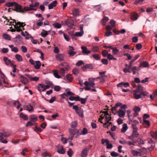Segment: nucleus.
I'll return each instance as SVG.
<instances>
[{
	"label": "nucleus",
	"mask_w": 157,
	"mask_h": 157,
	"mask_svg": "<svg viewBox=\"0 0 157 157\" xmlns=\"http://www.w3.org/2000/svg\"><path fill=\"white\" fill-rule=\"evenodd\" d=\"M81 48L82 50V52L84 55H88L91 52V51L88 50L87 47L85 46H82Z\"/></svg>",
	"instance_id": "6e6552de"
},
{
	"label": "nucleus",
	"mask_w": 157,
	"mask_h": 157,
	"mask_svg": "<svg viewBox=\"0 0 157 157\" xmlns=\"http://www.w3.org/2000/svg\"><path fill=\"white\" fill-rule=\"evenodd\" d=\"M92 51L93 52H95L99 50V47L97 46L93 47L92 48Z\"/></svg>",
	"instance_id": "3c124183"
},
{
	"label": "nucleus",
	"mask_w": 157,
	"mask_h": 157,
	"mask_svg": "<svg viewBox=\"0 0 157 157\" xmlns=\"http://www.w3.org/2000/svg\"><path fill=\"white\" fill-rule=\"evenodd\" d=\"M26 24L23 22H21L20 21H18L15 25H13L14 26V28L17 31L19 32L22 31V29H21V27L22 28V29L24 30L23 28Z\"/></svg>",
	"instance_id": "f03ea898"
},
{
	"label": "nucleus",
	"mask_w": 157,
	"mask_h": 157,
	"mask_svg": "<svg viewBox=\"0 0 157 157\" xmlns=\"http://www.w3.org/2000/svg\"><path fill=\"white\" fill-rule=\"evenodd\" d=\"M113 50V52L114 55L117 54L119 52V50L117 49L116 47L114 48Z\"/></svg>",
	"instance_id": "6e6d98bb"
},
{
	"label": "nucleus",
	"mask_w": 157,
	"mask_h": 157,
	"mask_svg": "<svg viewBox=\"0 0 157 157\" xmlns=\"http://www.w3.org/2000/svg\"><path fill=\"white\" fill-rule=\"evenodd\" d=\"M78 122L76 121L72 122L71 124V127L72 128H75L77 126Z\"/></svg>",
	"instance_id": "4c0bfd02"
},
{
	"label": "nucleus",
	"mask_w": 157,
	"mask_h": 157,
	"mask_svg": "<svg viewBox=\"0 0 157 157\" xmlns=\"http://www.w3.org/2000/svg\"><path fill=\"white\" fill-rule=\"evenodd\" d=\"M3 60L5 63V64L7 65H8L9 64V63H10V60L8 59L7 57H4Z\"/></svg>",
	"instance_id": "f704fd0d"
},
{
	"label": "nucleus",
	"mask_w": 157,
	"mask_h": 157,
	"mask_svg": "<svg viewBox=\"0 0 157 157\" xmlns=\"http://www.w3.org/2000/svg\"><path fill=\"white\" fill-rule=\"evenodd\" d=\"M67 155H69V157H71L73 152L71 149L70 148L69 150L67 152Z\"/></svg>",
	"instance_id": "37998d69"
},
{
	"label": "nucleus",
	"mask_w": 157,
	"mask_h": 157,
	"mask_svg": "<svg viewBox=\"0 0 157 157\" xmlns=\"http://www.w3.org/2000/svg\"><path fill=\"white\" fill-rule=\"evenodd\" d=\"M38 88L39 89V90L40 91H41V90L40 89V88H41L43 89H44L45 88V85L43 84H39L38 86Z\"/></svg>",
	"instance_id": "8fccbe9b"
},
{
	"label": "nucleus",
	"mask_w": 157,
	"mask_h": 157,
	"mask_svg": "<svg viewBox=\"0 0 157 157\" xmlns=\"http://www.w3.org/2000/svg\"><path fill=\"white\" fill-rule=\"evenodd\" d=\"M67 71L65 70L64 68H61L59 71V73L60 75L62 76L64 75L65 74V71Z\"/></svg>",
	"instance_id": "c756f323"
},
{
	"label": "nucleus",
	"mask_w": 157,
	"mask_h": 157,
	"mask_svg": "<svg viewBox=\"0 0 157 157\" xmlns=\"http://www.w3.org/2000/svg\"><path fill=\"white\" fill-rule=\"evenodd\" d=\"M3 37L5 39L8 40H11L10 36L6 34H4L3 35Z\"/></svg>",
	"instance_id": "79ce46f5"
},
{
	"label": "nucleus",
	"mask_w": 157,
	"mask_h": 157,
	"mask_svg": "<svg viewBox=\"0 0 157 157\" xmlns=\"http://www.w3.org/2000/svg\"><path fill=\"white\" fill-rule=\"evenodd\" d=\"M132 41L133 43H136L137 42L138 40V39L136 36H134L132 38Z\"/></svg>",
	"instance_id": "338daca9"
},
{
	"label": "nucleus",
	"mask_w": 157,
	"mask_h": 157,
	"mask_svg": "<svg viewBox=\"0 0 157 157\" xmlns=\"http://www.w3.org/2000/svg\"><path fill=\"white\" fill-rule=\"evenodd\" d=\"M111 155L113 157H116L120 155L119 154L115 151H112L111 153Z\"/></svg>",
	"instance_id": "49530a36"
},
{
	"label": "nucleus",
	"mask_w": 157,
	"mask_h": 157,
	"mask_svg": "<svg viewBox=\"0 0 157 157\" xmlns=\"http://www.w3.org/2000/svg\"><path fill=\"white\" fill-rule=\"evenodd\" d=\"M101 144H104L105 143L107 144V149H111L112 148L113 146L112 144L109 143V142L108 139H102L101 140Z\"/></svg>",
	"instance_id": "39448f33"
},
{
	"label": "nucleus",
	"mask_w": 157,
	"mask_h": 157,
	"mask_svg": "<svg viewBox=\"0 0 157 157\" xmlns=\"http://www.w3.org/2000/svg\"><path fill=\"white\" fill-rule=\"evenodd\" d=\"M34 130L36 132H41L42 131V129L40 127H38L37 126H35V128H34Z\"/></svg>",
	"instance_id": "a19ab883"
},
{
	"label": "nucleus",
	"mask_w": 157,
	"mask_h": 157,
	"mask_svg": "<svg viewBox=\"0 0 157 157\" xmlns=\"http://www.w3.org/2000/svg\"><path fill=\"white\" fill-rule=\"evenodd\" d=\"M23 10H24V11H28L33 10L34 11H36L37 10V9L33 8H30L29 7H25L24 8Z\"/></svg>",
	"instance_id": "bb28decb"
},
{
	"label": "nucleus",
	"mask_w": 157,
	"mask_h": 157,
	"mask_svg": "<svg viewBox=\"0 0 157 157\" xmlns=\"http://www.w3.org/2000/svg\"><path fill=\"white\" fill-rule=\"evenodd\" d=\"M61 89V87L59 86H55L54 87V90L56 91H59Z\"/></svg>",
	"instance_id": "774afa93"
},
{
	"label": "nucleus",
	"mask_w": 157,
	"mask_h": 157,
	"mask_svg": "<svg viewBox=\"0 0 157 157\" xmlns=\"http://www.w3.org/2000/svg\"><path fill=\"white\" fill-rule=\"evenodd\" d=\"M139 121H138L134 120L133 121L132 123V127L133 128V125L136 128H137L136 125L139 124Z\"/></svg>",
	"instance_id": "c9c22d12"
},
{
	"label": "nucleus",
	"mask_w": 157,
	"mask_h": 157,
	"mask_svg": "<svg viewBox=\"0 0 157 157\" xmlns=\"http://www.w3.org/2000/svg\"><path fill=\"white\" fill-rule=\"evenodd\" d=\"M33 125V124L32 123L31 121H28L27 124H26L25 126L26 127H28L29 126H32Z\"/></svg>",
	"instance_id": "0e129e2a"
},
{
	"label": "nucleus",
	"mask_w": 157,
	"mask_h": 157,
	"mask_svg": "<svg viewBox=\"0 0 157 157\" xmlns=\"http://www.w3.org/2000/svg\"><path fill=\"white\" fill-rule=\"evenodd\" d=\"M140 56L139 55H137L134 58L132 59L130 62H131L132 63H133Z\"/></svg>",
	"instance_id": "e2e57ef3"
},
{
	"label": "nucleus",
	"mask_w": 157,
	"mask_h": 157,
	"mask_svg": "<svg viewBox=\"0 0 157 157\" xmlns=\"http://www.w3.org/2000/svg\"><path fill=\"white\" fill-rule=\"evenodd\" d=\"M148 63L146 61H143L140 63V67H148Z\"/></svg>",
	"instance_id": "4be33fe9"
},
{
	"label": "nucleus",
	"mask_w": 157,
	"mask_h": 157,
	"mask_svg": "<svg viewBox=\"0 0 157 157\" xmlns=\"http://www.w3.org/2000/svg\"><path fill=\"white\" fill-rule=\"evenodd\" d=\"M20 117L23 118L25 120H27L28 119L27 116L25 114H24L22 113H20Z\"/></svg>",
	"instance_id": "473e14b6"
},
{
	"label": "nucleus",
	"mask_w": 157,
	"mask_h": 157,
	"mask_svg": "<svg viewBox=\"0 0 157 157\" xmlns=\"http://www.w3.org/2000/svg\"><path fill=\"white\" fill-rule=\"evenodd\" d=\"M76 112L81 117H83V111L81 108H79V109Z\"/></svg>",
	"instance_id": "cd10ccee"
},
{
	"label": "nucleus",
	"mask_w": 157,
	"mask_h": 157,
	"mask_svg": "<svg viewBox=\"0 0 157 157\" xmlns=\"http://www.w3.org/2000/svg\"><path fill=\"white\" fill-rule=\"evenodd\" d=\"M66 78L67 79L71 82L72 80V77L71 75L70 74H67L66 76Z\"/></svg>",
	"instance_id": "864d4df0"
},
{
	"label": "nucleus",
	"mask_w": 157,
	"mask_h": 157,
	"mask_svg": "<svg viewBox=\"0 0 157 157\" xmlns=\"http://www.w3.org/2000/svg\"><path fill=\"white\" fill-rule=\"evenodd\" d=\"M138 14L136 12H133L131 13L130 18L133 21L136 20L139 17Z\"/></svg>",
	"instance_id": "9b49d317"
},
{
	"label": "nucleus",
	"mask_w": 157,
	"mask_h": 157,
	"mask_svg": "<svg viewBox=\"0 0 157 157\" xmlns=\"http://www.w3.org/2000/svg\"><path fill=\"white\" fill-rule=\"evenodd\" d=\"M73 15L74 17H76L79 15V10L78 9H75L72 11Z\"/></svg>",
	"instance_id": "412c9836"
},
{
	"label": "nucleus",
	"mask_w": 157,
	"mask_h": 157,
	"mask_svg": "<svg viewBox=\"0 0 157 157\" xmlns=\"http://www.w3.org/2000/svg\"><path fill=\"white\" fill-rule=\"evenodd\" d=\"M36 64L34 65V67L36 69H38L40 68L41 65V63L39 61H36L35 62Z\"/></svg>",
	"instance_id": "a878e982"
},
{
	"label": "nucleus",
	"mask_w": 157,
	"mask_h": 157,
	"mask_svg": "<svg viewBox=\"0 0 157 157\" xmlns=\"http://www.w3.org/2000/svg\"><path fill=\"white\" fill-rule=\"evenodd\" d=\"M102 55L104 57H106L108 53V51L105 50H103L101 52Z\"/></svg>",
	"instance_id": "5fc2aeb1"
},
{
	"label": "nucleus",
	"mask_w": 157,
	"mask_h": 157,
	"mask_svg": "<svg viewBox=\"0 0 157 157\" xmlns=\"http://www.w3.org/2000/svg\"><path fill=\"white\" fill-rule=\"evenodd\" d=\"M134 91L140 92L142 93H146V92L144 91L143 87L140 85H138L136 89V90H134Z\"/></svg>",
	"instance_id": "ddd939ff"
},
{
	"label": "nucleus",
	"mask_w": 157,
	"mask_h": 157,
	"mask_svg": "<svg viewBox=\"0 0 157 157\" xmlns=\"http://www.w3.org/2000/svg\"><path fill=\"white\" fill-rule=\"evenodd\" d=\"M113 32L116 34L119 35L120 33L124 34L126 32V31L124 29H122L121 31L118 30H116L115 29L113 30Z\"/></svg>",
	"instance_id": "a211bd4d"
},
{
	"label": "nucleus",
	"mask_w": 157,
	"mask_h": 157,
	"mask_svg": "<svg viewBox=\"0 0 157 157\" xmlns=\"http://www.w3.org/2000/svg\"><path fill=\"white\" fill-rule=\"evenodd\" d=\"M42 155L44 157H46L47 156H51V155H49L48 152L46 151L42 153Z\"/></svg>",
	"instance_id": "052dcab7"
},
{
	"label": "nucleus",
	"mask_w": 157,
	"mask_h": 157,
	"mask_svg": "<svg viewBox=\"0 0 157 157\" xmlns=\"http://www.w3.org/2000/svg\"><path fill=\"white\" fill-rule=\"evenodd\" d=\"M89 151V148H85L84 149L81 153L82 157H86L87 155V152Z\"/></svg>",
	"instance_id": "f3484780"
},
{
	"label": "nucleus",
	"mask_w": 157,
	"mask_h": 157,
	"mask_svg": "<svg viewBox=\"0 0 157 157\" xmlns=\"http://www.w3.org/2000/svg\"><path fill=\"white\" fill-rule=\"evenodd\" d=\"M130 69L129 68H125L123 69V71L125 73H126L127 72H129V73H131V71L130 70Z\"/></svg>",
	"instance_id": "13d9d810"
},
{
	"label": "nucleus",
	"mask_w": 157,
	"mask_h": 157,
	"mask_svg": "<svg viewBox=\"0 0 157 157\" xmlns=\"http://www.w3.org/2000/svg\"><path fill=\"white\" fill-rule=\"evenodd\" d=\"M57 2L56 1H54L52 3L49 4L48 6L49 9H52L54 7H55L56 6Z\"/></svg>",
	"instance_id": "aec40b11"
},
{
	"label": "nucleus",
	"mask_w": 157,
	"mask_h": 157,
	"mask_svg": "<svg viewBox=\"0 0 157 157\" xmlns=\"http://www.w3.org/2000/svg\"><path fill=\"white\" fill-rule=\"evenodd\" d=\"M30 119L32 121L35 122L37 120V117L35 115H32L30 116Z\"/></svg>",
	"instance_id": "5701e85b"
},
{
	"label": "nucleus",
	"mask_w": 157,
	"mask_h": 157,
	"mask_svg": "<svg viewBox=\"0 0 157 157\" xmlns=\"http://www.w3.org/2000/svg\"><path fill=\"white\" fill-rule=\"evenodd\" d=\"M101 62L103 64L105 65H107L108 63V61L106 59H102L101 60Z\"/></svg>",
	"instance_id": "603ef678"
},
{
	"label": "nucleus",
	"mask_w": 157,
	"mask_h": 157,
	"mask_svg": "<svg viewBox=\"0 0 157 157\" xmlns=\"http://www.w3.org/2000/svg\"><path fill=\"white\" fill-rule=\"evenodd\" d=\"M69 49L67 52L68 54L69 57L72 56L76 53V52L74 51L75 48L72 46H69Z\"/></svg>",
	"instance_id": "423d86ee"
},
{
	"label": "nucleus",
	"mask_w": 157,
	"mask_h": 157,
	"mask_svg": "<svg viewBox=\"0 0 157 157\" xmlns=\"http://www.w3.org/2000/svg\"><path fill=\"white\" fill-rule=\"evenodd\" d=\"M42 31L44 32H42L41 33V35L42 36L44 37H45L48 34L47 32L44 29H42Z\"/></svg>",
	"instance_id": "09e8293b"
},
{
	"label": "nucleus",
	"mask_w": 157,
	"mask_h": 157,
	"mask_svg": "<svg viewBox=\"0 0 157 157\" xmlns=\"http://www.w3.org/2000/svg\"><path fill=\"white\" fill-rule=\"evenodd\" d=\"M65 24L69 27H72L74 25V22L71 20H66L64 21Z\"/></svg>",
	"instance_id": "dca6fc26"
},
{
	"label": "nucleus",
	"mask_w": 157,
	"mask_h": 157,
	"mask_svg": "<svg viewBox=\"0 0 157 157\" xmlns=\"http://www.w3.org/2000/svg\"><path fill=\"white\" fill-rule=\"evenodd\" d=\"M24 107L25 109L29 112H33L34 111V109L33 106L29 103L25 104L24 105Z\"/></svg>",
	"instance_id": "0eeeda50"
},
{
	"label": "nucleus",
	"mask_w": 157,
	"mask_h": 157,
	"mask_svg": "<svg viewBox=\"0 0 157 157\" xmlns=\"http://www.w3.org/2000/svg\"><path fill=\"white\" fill-rule=\"evenodd\" d=\"M131 153L133 154L134 156H140L141 155V153L140 152L134 150H132L131 151Z\"/></svg>",
	"instance_id": "393cba45"
},
{
	"label": "nucleus",
	"mask_w": 157,
	"mask_h": 157,
	"mask_svg": "<svg viewBox=\"0 0 157 157\" xmlns=\"http://www.w3.org/2000/svg\"><path fill=\"white\" fill-rule=\"evenodd\" d=\"M88 131L86 128H84L82 131V133H80V135H85L88 133Z\"/></svg>",
	"instance_id": "ea45409f"
},
{
	"label": "nucleus",
	"mask_w": 157,
	"mask_h": 157,
	"mask_svg": "<svg viewBox=\"0 0 157 157\" xmlns=\"http://www.w3.org/2000/svg\"><path fill=\"white\" fill-rule=\"evenodd\" d=\"M15 58L19 61H22V59L21 56L20 55L17 54L15 55Z\"/></svg>",
	"instance_id": "c03bdc74"
},
{
	"label": "nucleus",
	"mask_w": 157,
	"mask_h": 157,
	"mask_svg": "<svg viewBox=\"0 0 157 157\" xmlns=\"http://www.w3.org/2000/svg\"><path fill=\"white\" fill-rule=\"evenodd\" d=\"M6 6L8 7L14 6V8L12 9V10L22 13H24V11L23 10L22 6L15 2H6Z\"/></svg>",
	"instance_id": "f257e3e1"
},
{
	"label": "nucleus",
	"mask_w": 157,
	"mask_h": 157,
	"mask_svg": "<svg viewBox=\"0 0 157 157\" xmlns=\"http://www.w3.org/2000/svg\"><path fill=\"white\" fill-rule=\"evenodd\" d=\"M20 79L21 82L25 85L28 82V79L22 75L21 76Z\"/></svg>",
	"instance_id": "4468645a"
},
{
	"label": "nucleus",
	"mask_w": 157,
	"mask_h": 157,
	"mask_svg": "<svg viewBox=\"0 0 157 157\" xmlns=\"http://www.w3.org/2000/svg\"><path fill=\"white\" fill-rule=\"evenodd\" d=\"M73 73L75 75H77L79 74V70L78 69L74 68L72 71Z\"/></svg>",
	"instance_id": "a18cd8bd"
},
{
	"label": "nucleus",
	"mask_w": 157,
	"mask_h": 157,
	"mask_svg": "<svg viewBox=\"0 0 157 157\" xmlns=\"http://www.w3.org/2000/svg\"><path fill=\"white\" fill-rule=\"evenodd\" d=\"M53 75L56 78H60V76L59 75L58 72L56 70H53Z\"/></svg>",
	"instance_id": "72a5a7b5"
},
{
	"label": "nucleus",
	"mask_w": 157,
	"mask_h": 157,
	"mask_svg": "<svg viewBox=\"0 0 157 157\" xmlns=\"http://www.w3.org/2000/svg\"><path fill=\"white\" fill-rule=\"evenodd\" d=\"M84 34V31H82V32H77L75 33V34L73 35V36L72 37V38H73L75 36H82Z\"/></svg>",
	"instance_id": "b1692460"
},
{
	"label": "nucleus",
	"mask_w": 157,
	"mask_h": 157,
	"mask_svg": "<svg viewBox=\"0 0 157 157\" xmlns=\"http://www.w3.org/2000/svg\"><path fill=\"white\" fill-rule=\"evenodd\" d=\"M57 150V152L59 154H63L65 153L64 149L62 145L58 146Z\"/></svg>",
	"instance_id": "f8f14e48"
},
{
	"label": "nucleus",
	"mask_w": 157,
	"mask_h": 157,
	"mask_svg": "<svg viewBox=\"0 0 157 157\" xmlns=\"http://www.w3.org/2000/svg\"><path fill=\"white\" fill-rule=\"evenodd\" d=\"M109 19L108 17H104L101 20V22L103 25H105L106 22L109 20Z\"/></svg>",
	"instance_id": "e433bc0d"
},
{
	"label": "nucleus",
	"mask_w": 157,
	"mask_h": 157,
	"mask_svg": "<svg viewBox=\"0 0 157 157\" xmlns=\"http://www.w3.org/2000/svg\"><path fill=\"white\" fill-rule=\"evenodd\" d=\"M53 26H54L55 28H56L57 29H59L61 28V25L58 23H56L53 24Z\"/></svg>",
	"instance_id": "58836bf2"
},
{
	"label": "nucleus",
	"mask_w": 157,
	"mask_h": 157,
	"mask_svg": "<svg viewBox=\"0 0 157 157\" xmlns=\"http://www.w3.org/2000/svg\"><path fill=\"white\" fill-rule=\"evenodd\" d=\"M87 101V98H80V101L82 104H85Z\"/></svg>",
	"instance_id": "4d7b16f0"
},
{
	"label": "nucleus",
	"mask_w": 157,
	"mask_h": 157,
	"mask_svg": "<svg viewBox=\"0 0 157 157\" xmlns=\"http://www.w3.org/2000/svg\"><path fill=\"white\" fill-rule=\"evenodd\" d=\"M151 136L153 138L155 139H157V131L154 132L153 131H151L150 132Z\"/></svg>",
	"instance_id": "7c9ffc66"
},
{
	"label": "nucleus",
	"mask_w": 157,
	"mask_h": 157,
	"mask_svg": "<svg viewBox=\"0 0 157 157\" xmlns=\"http://www.w3.org/2000/svg\"><path fill=\"white\" fill-rule=\"evenodd\" d=\"M60 66H62V68H64L65 70L68 71L70 68V67L69 66L68 63L63 62L59 65Z\"/></svg>",
	"instance_id": "2eb2a0df"
},
{
	"label": "nucleus",
	"mask_w": 157,
	"mask_h": 157,
	"mask_svg": "<svg viewBox=\"0 0 157 157\" xmlns=\"http://www.w3.org/2000/svg\"><path fill=\"white\" fill-rule=\"evenodd\" d=\"M128 129V127L127 124L124 123L123 125V127L121 129V132H125Z\"/></svg>",
	"instance_id": "c85d7f7f"
},
{
	"label": "nucleus",
	"mask_w": 157,
	"mask_h": 157,
	"mask_svg": "<svg viewBox=\"0 0 157 157\" xmlns=\"http://www.w3.org/2000/svg\"><path fill=\"white\" fill-rule=\"evenodd\" d=\"M133 132L131 136H129L128 138L131 140L133 141L134 138L137 137L138 136L139 134L137 132V128H136L133 125Z\"/></svg>",
	"instance_id": "20e7f679"
},
{
	"label": "nucleus",
	"mask_w": 157,
	"mask_h": 157,
	"mask_svg": "<svg viewBox=\"0 0 157 157\" xmlns=\"http://www.w3.org/2000/svg\"><path fill=\"white\" fill-rule=\"evenodd\" d=\"M118 113V115L120 117H123L124 116L125 112L121 109H119L118 111H117L116 113H114V115Z\"/></svg>",
	"instance_id": "9d476101"
},
{
	"label": "nucleus",
	"mask_w": 157,
	"mask_h": 157,
	"mask_svg": "<svg viewBox=\"0 0 157 157\" xmlns=\"http://www.w3.org/2000/svg\"><path fill=\"white\" fill-rule=\"evenodd\" d=\"M92 56L96 60H99L100 59V57L98 55L94 54L92 55Z\"/></svg>",
	"instance_id": "de8ad7c7"
},
{
	"label": "nucleus",
	"mask_w": 157,
	"mask_h": 157,
	"mask_svg": "<svg viewBox=\"0 0 157 157\" xmlns=\"http://www.w3.org/2000/svg\"><path fill=\"white\" fill-rule=\"evenodd\" d=\"M136 47L137 49L139 50L142 47V45L140 43H138L136 45Z\"/></svg>",
	"instance_id": "69168bd1"
},
{
	"label": "nucleus",
	"mask_w": 157,
	"mask_h": 157,
	"mask_svg": "<svg viewBox=\"0 0 157 157\" xmlns=\"http://www.w3.org/2000/svg\"><path fill=\"white\" fill-rule=\"evenodd\" d=\"M121 86H123L125 87H127L129 86V83L127 82H122L117 85L118 87H120Z\"/></svg>",
	"instance_id": "6ab92c4d"
},
{
	"label": "nucleus",
	"mask_w": 157,
	"mask_h": 157,
	"mask_svg": "<svg viewBox=\"0 0 157 157\" xmlns=\"http://www.w3.org/2000/svg\"><path fill=\"white\" fill-rule=\"evenodd\" d=\"M64 54L60 53L56 55L55 57L56 59L59 61H64Z\"/></svg>",
	"instance_id": "1a4fd4ad"
},
{
	"label": "nucleus",
	"mask_w": 157,
	"mask_h": 157,
	"mask_svg": "<svg viewBox=\"0 0 157 157\" xmlns=\"http://www.w3.org/2000/svg\"><path fill=\"white\" fill-rule=\"evenodd\" d=\"M133 110L135 112H137L140 111V108L138 106H135L133 109Z\"/></svg>",
	"instance_id": "bf43d9fd"
},
{
	"label": "nucleus",
	"mask_w": 157,
	"mask_h": 157,
	"mask_svg": "<svg viewBox=\"0 0 157 157\" xmlns=\"http://www.w3.org/2000/svg\"><path fill=\"white\" fill-rule=\"evenodd\" d=\"M69 132L71 136H74L76 134V129L70 128L69 129Z\"/></svg>",
	"instance_id": "2f4dec72"
},
{
	"label": "nucleus",
	"mask_w": 157,
	"mask_h": 157,
	"mask_svg": "<svg viewBox=\"0 0 157 157\" xmlns=\"http://www.w3.org/2000/svg\"><path fill=\"white\" fill-rule=\"evenodd\" d=\"M133 97L136 99H139V98L143 99L144 98L145 96H146V93H141L140 92L134 91H133Z\"/></svg>",
	"instance_id": "7ed1b4c3"
},
{
	"label": "nucleus",
	"mask_w": 157,
	"mask_h": 157,
	"mask_svg": "<svg viewBox=\"0 0 157 157\" xmlns=\"http://www.w3.org/2000/svg\"><path fill=\"white\" fill-rule=\"evenodd\" d=\"M82 64H84V62L81 60L78 61L76 64L77 66H80Z\"/></svg>",
	"instance_id": "680f3d73"
}]
</instances>
